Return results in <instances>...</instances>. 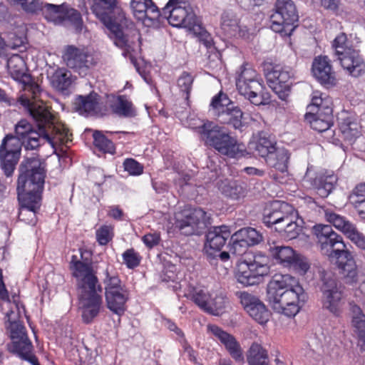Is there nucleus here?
I'll list each match as a JSON object with an SVG mask.
<instances>
[{
  "label": "nucleus",
  "mask_w": 365,
  "mask_h": 365,
  "mask_svg": "<svg viewBox=\"0 0 365 365\" xmlns=\"http://www.w3.org/2000/svg\"><path fill=\"white\" fill-rule=\"evenodd\" d=\"M305 120L313 130L322 133L331 128L334 123L333 110L323 113H306Z\"/></svg>",
  "instance_id": "obj_31"
},
{
  "label": "nucleus",
  "mask_w": 365,
  "mask_h": 365,
  "mask_svg": "<svg viewBox=\"0 0 365 365\" xmlns=\"http://www.w3.org/2000/svg\"><path fill=\"white\" fill-rule=\"evenodd\" d=\"M289 266H293L301 274H304L310 267L309 264L301 259L297 255Z\"/></svg>",
  "instance_id": "obj_63"
},
{
  "label": "nucleus",
  "mask_w": 365,
  "mask_h": 365,
  "mask_svg": "<svg viewBox=\"0 0 365 365\" xmlns=\"http://www.w3.org/2000/svg\"><path fill=\"white\" fill-rule=\"evenodd\" d=\"M93 145L103 154L114 155L116 153V148L114 143L101 130H95L93 133Z\"/></svg>",
  "instance_id": "obj_40"
},
{
  "label": "nucleus",
  "mask_w": 365,
  "mask_h": 365,
  "mask_svg": "<svg viewBox=\"0 0 365 365\" xmlns=\"http://www.w3.org/2000/svg\"><path fill=\"white\" fill-rule=\"evenodd\" d=\"M232 250L236 255L245 253L248 247L258 245L263 240L262 234L256 229L247 227L235 232L231 237Z\"/></svg>",
  "instance_id": "obj_21"
},
{
  "label": "nucleus",
  "mask_w": 365,
  "mask_h": 365,
  "mask_svg": "<svg viewBox=\"0 0 365 365\" xmlns=\"http://www.w3.org/2000/svg\"><path fill=\"white\" fill-rule=\"evenodd\" d=\"M269 258L262 252L253 255L252 259L244 260L237 265L235 277L244 286L259 284L263 277L269 273Z\"/></svg>",
  "instance_id": "obj_13"
},
{
  "label": "nucleus",
  "mask_w": 365,
  "mask_h": 365,
  "mask_svg": "<svg viewBox=\"0 0 365 365\" xmlns=\"http://www.w3.org/2000/svg\"><path fill=\"white\" fill-rule=\"evenodd\" d=\"M28 94L22 95L19 98V102L29 113L36 124L38 130L43 134H48L51 139L54 138L56 134H63L67 140L72 136L68 129L62 128V130L55 123V115L51 112V106L46 102L37 99L41 92L33 94L31 91H26Z\"/></svg>",
  "instance_id": "obj_7"
},
{
  "label": "nucleus",
  "mask_w": 365,
  "mask_h": 365,
  "mask_svg": "<svg viewBox=\"0 0 365 365\" xmlns=\"http://www.w3.org/2000/svg\"><path fill=\"white\" fill-rule=\"evenodd\" d=\"M357 247L365 250V236L354 225L346 235Z\"/></svg>",
  "instance_id": "obj_55"
},
{
  "label": "nucleus",
  "mask_w": 365,
  "mask_h": 365,
  "mask_svg": "<svg viewBox=\"0 0 365 365\" xmlns=\"http://www.w3.org/2000/svg\"><path fill=\"white\" fill-rule=\"evenodd\" d=\"M80 258L72 255L69 268L76 279L82 322L91 324L103 308V287L93 267V252L86 247L78 249Z\"/></svg>",
  "instance_id": "obj_1"
},
{
  "label": "nucleus",
  "mask_w": 365,
  "mask_h": 365,
  "mask_svg": "<svg viewBox=\"0 0 365 365\" xmlns=\"http://www.w3.org/2000/svg\"><path fill=\"white\" fill-rule=\"evenodd\" d=\"M63 58L68 67L76 71L87 70L98 63L94 52L87 48H80L72 45L65 48Z\"/></svg>",
  "instance_id": "obj_19"
},
{
  "label": "nucleus",
  "mask_w": 365,
  "mask_h": 365,
  "mask_svg": "<svg viewBox=\"0 0 365 365\" xmlns=\"http://www.w3.org/2000/svg\"><path fill=\"white\" fill-rule=\"evenodd\" d=\"M317 243L321 253L328 257L340 248L345 247L342 237L334 232L328 225L318 224L313 227Z\"/></svg>",
  "instance_id": "obj_18"
},
{
  "label": "nucleus",
  "mask_w": 365,
  "mask_h": 365,
  "mask_svg": "<svg viewBox=\"0 0 365 365\" xmlns=\"http://www.w3.org/2000/svg\"><path fill=\"white\" fill-rule=\"evenodd\" d=\"M15 315L13 311L6 313V329L11 340L28 336L26 329L23 322L19 319V315Z\"/></svg>",
  "instance_id": "obj_37"
},
{
  "label": "nucleus",
  "mask_w": 365,
  "mask_h": 365,
  "mask_svg": "<svg viewBox=\"0 0 365 365\" xmlns=\"http://www.w3.org/2000/svg\"><path fill=\"white\" fill-rule=\"evenodd\" d=\"M194 77L191 73L183 71L177 81V85L180 92L185 95V99L189 100L192 90Z\"/></svg>",
  "instance_id": "obj_49"
},
{
  "label": "nucleus",
  "mask_w": 365,
  "mask_h": 365,
  "mask_svg": "<svg viewBox=\"0 0 365 365\" xmlns=\"http://www.w3.org/2000/svg\"><path fill=\"white\" fill-rule=\"evenodd\" d=\"M160 16V12L158 8L155 6L153 1L151 0L150 4H148V9H146V16H145V24L147 21L153 24L155 21H158Z\"/></svg>",
  "instance_id": "obj_58"
},
{
  "label": "nucleus",
  "mask_w": 365,
  "mask_h": 365,
  "mask_svg": "<svg viewBox=\"0 0 365 365\" xmlns=\"http://www.w3.org/2000/svg\"><path fill=\"white\" fill-rule=\"evenodd\" d=\"M112 110L118 115L125 118H132L136 115L133 103L126 96H119L112 106Z\"/></svg>",
  "instance_id": "obj_43"
},
{
  "label": "nucleus",
  "mask_w": 365,
  "mask_h": 365,
  "mask_svg": "<svg viewBox=\"0 0 365 365\" xmlns=\"http://www.w3.org/2000/svg\"><path fill=\"white\" fill-rule=\"evenodd\" d=\"M239 297L242 305L254 320L260 324L269 321L270 313L257 297L246 292H240Z\"/></svg>",
  "instance_id": "obj_23"
},
{
  "label": "nucleus",
  "mask_w": 365,
  "mask_h": 365,
  "mask_svg": "<svg viewBox=\"0 0 365 365\" xmlns=\"http://www.w3.org/2000/svg\"><path fill=\"white\" fill-rule=\"evenodd\" d=\"M266 78L269 86L279 98L287 101L294 84L292 71L276 66L266 73Z\"/></svg>",
  "instance_id": "obj_16"
},
{
  "label": "nucleus",
  "mask_w": 365,
  "mask_h": 365,
  "mask_svg": "<svg viewBox=\"0 0 365 365\" xmlns=\"http://www.w3.org/2000/svg\"><path fill=\"white\" fill-rule=\"evenodd\" d=\"M312 72L315 78L323 86H335L336 78L329 58L326 56H319L314 58Z\"/></svg>",
  "instance_id": "obj_25"
},
{
  "label": "nucleus",
  "mask_w": 365,
  "mask_h": 365,
  "mask_svg": "<svg viewBox=\"0 0 365 365\" xmlns=\"http://www.w3.org/2000/svg\"><path fill=\"white\" fill-rule=\"evenodd\" d=\"M98 97L95 93L79 96L76 98L75 108L80 113L96 114L99 109Z\"/></svg>",
  "instance_id": "obj_35"
},
{
  "label": "nucleus",
  "mask_w": 365,
  "mask_h": 365,
  "mask_svg": "<svg viewBox=\"0 0 365 365\" xmlns=\"http://www.w3.org/2000/svg\"><path fill=\"white\" fill-rule=\"evenodd\" d=\"M323 210L325 220L337 230L342 232L345 235H346L354 226V225L345 217L335 212L331 209L327 208Z\"/></svg>",
  "instance_id": "obj_39"
},
{
  "label": "nucleus",
  "mask_w": 365,
  "mask_h": 365,
  "mask_svg": "<svg viewBox=\"0 0 365 365\" xmlns=\"http://www.w3.org/2000/svg\"><path fill=\"white\" fill-rule=\"evenodd\" d=\"M123 264L128 269H134L138 267L142 261V256L134 248L125 250L122 254Z\"/></svg>",
  "instance_id": "obj_48"
},
{
  "label": "nucleus",
  "mask_w": 365,
  "mask_h": 365,
  "mask_svg": "<svg viewBox=\"0 0 365 365\" xmlns=\"http://www.w3.org/2000/svg\"><path fill=\"white\" fill-rule=\"evenodd\" d=\"M224 113L217 118L218 121L222 124L232 126L235 129H240L242 125L243 113L238 106L234 104L230 105V107L225 110Z\"/></svg>",
  "instance_id": "obj_36"
},
{
  "label": "nucleus",
  "mask_w": 365,
  "mask_h": 365,
  "mask_svg": "<svg viewBox=\"0 0 365 365\" xmlns=\"http://www.w3.org/2000/svg\"><path fill=\"white\" fill-rule=\"evenodd\" d=\"M163 10L164 14L169 13L168 21L171 26L186 29L207 48L213 46L211 34L206 30L201 18L196 15L188 0H170Z\"/></svg>",
  "instance_id": "obj_6"
},
{
  "label": "nucleus",
  "mask_w": 365,
  "mask_h": 365,
  "mask_svg": "<svg viewBox=\"0 0 365 365\" xmlns=\"http://www.w3.org/2000/svg\"><path fill=\"white\" fill-rule=\"evenodd\" d=\"M210 224V217L201 208L190 210L181 218H176L175 222V227L187 236L202 234Z\"/></svg>",
  "instance_id": "obj_17"
},
{
  "label": "nucleus",
  "mask_w": 365,
  "mask_h": 365,
  "mask_svg": "<svg viewBox=\"0 0 365 365\" xmlns=\"http://www.w3.org/2000/svg\"><path fill=\"white\" fill-rule=\"evenodd\" d=\"M182 346L184 350V352L187 354L188 359L192 363L197 364V352L193 349V348L188 344L186 339H184L182 342Z\"/></svg>",
  "instance_id": "obj_64"
},
{
  "label": "nucleus",
  "mask_w": 365,
  "mask_h": 365,
  "mask_svg": "<svg viewBox=\"0 0 365 365\" xmlns=\"http://www.w3.org/2000/svg\"><path fill=\"white\" fill-rule=\"evenodd\" d=\"M220 29L228 38H249L250 32L246 26L240 24V19L230 10L224 11L220 17Z\"/></svg>",
  "instance_id": "obj_24"
},
{
  "label": "nucleus",
  "mask_w": 365,
  "mask_h": 365,
  "mask_svg": "<svg viewBox=\"0 0 365 365\" xmlns=\"http://www.w3.org/2000/svg\"><path fill=\"white\" fill-rule=\"evenodd\" d=\"M351 204L356 205L365 204V183H361L355 187L349 197Z\"/></svg>",
  "instance_id": "obj_54"
},
{
  "label": "nucleus",
  "mask_w": 365,
  "mask_h": 365,
  "mask_svg": "<svg viewBox=\"0 0 365 365\" xmlns=\"http://www.w3.org/2000/svg\"><path fill=\"white\" fill-rule=\"evenodd\" d=\"M151 0H132L130 3L131 8L135 17L145 23V16H146V9L148 4H150Z\"/></svg>",
  "instance_id": "obj_53"
},
{
  "label": "nucleus",
  "mask_w": 365,
  "mask_h": 365,
  "mask_svg": "<svg viewBox=\"0 0 365 365\" xmlns=\"http://www.w3.org/2000/svg\"><path fill=\"white\" fill-rule=\"evenodd\" d=\"M123 167L125 172L132 176H139L143 173V164L132 158H127L123 163Z\"/></svg>",
  "instance_id": "obj_52"
},
{
  "label": "nucleus",
  "mask_w": 365,
  "mask_h": 365,
  "mask_svg": "<svg viewBox=\"0 0 365 365\" xmlns=\"http://www.w3.org/2000/svg\"><path fill=\"white\" fill-rule=\"evenodd\" d=\"M198 133L205 143L229 158H240L246 153L245 145L239 143L223 128L214 123L207 121L197 128Z\"/></svg>",
  "instance_id": "obj_8"
},
{
  "label": "nucleus",
  "mask_w": 365,
  "mask_h": 365,
  "mask_svg": "<svg viewBox=\"0 0 365 365\" xmlns=\"http://www.w3.org/2000/svg\"><path fill=\"white\" fill-rule=\"evenodd\" d=\"M334 55L341 67L351 76L357 78L365 73V62L345 33L338 34L331 43Z\"/></svg>",
  "instance_id": "obj_11"
},
{
  "label": "nucleus",
  "mask_w": 365,
  "mask_h": 365,
  "mask_svg": "<svg viewBox=\"0 0 365 365\" xmlns=\"http://www.w3.org/2000/svg\"><path fill=\"white\" fill-rule=\"evenodd\" d=\"M290 158L289 151L284 148H277L273 155L267 158L266 163L268 165L281 173L287 171L288 163Z\"/></svg>",
  "instance_id": "obj_38"
},
{
  "label": "nucleus",
  "mask_w": 365,
  "mask_h": 365,
  "mask_svg": "<svg viewBox=\"0 0 365 365\" xmlns=\"http://www.w3.org/2000/svg\"><path fill=\"white\" fill-rule=\"evenodd\" d=\"M7 67L12 78L24 84L25 91H31L33 94L39 91L38 85L32 81L31 75L26 73L25 62L19 54L8 59Z\"/></svg>",
  "instance_id": "obj_20"
},
{
  "label": "nucleus",
  "mask_w": 365,
  "mask_h": 365,
  "mask_svg": "<svg viewBox=\"0 0 365 365\" xmlns=\"http://www.w3.org/2000/svg\"><path fill=\"white\" fill-rule=\"evenodd\" d=\"M349 310L351 317V322H356L358 324L359 322L357 321L365 319V314L362 309L354 302L349 303Z\"/></svg>",
  "instance_id": "obj_61"
},
{
  "label": "nucleus",
  "mask_w": 365,
  "mask_h": 365,
  "mask_svg": "<svg viewBox=\"0 0 365 365\" xmlns=\"http://www.w3.org/2000/svg\"><path fill=\"white\" fill-rule=\"evenodd\" d=\"M277 148L274 138L267 133L262 132L259 134V138L255 143V150L266 161L267 158L273 155V152L276 151Z\"/></svg>",
  "instance_id": "obj_33"
},
{
  "label": "nucleus",
  "mask_w": 365,
  "mask_h": 365,
  "mask_svg": "<svg viewBox=\"0 0 365 365\" xmlns=\"http://www.w3.org/2000/svg\"><path fill=\"white\" fill-rule=\"evenodd\" d=\"M210 294L202 289L194 288L191 294V300L202 310L205 312Z\"/></svg>",
  "instance_id": "obj_51"
},
{
  "label": "nucleus",
  "mask_w": 365,
  "mask_h": 365,
  "mask_svg": "<svg viewBox=\"0 0 365 365\" xmlns=\"http://www.w3.org/2000/svg\"><path fill=\"white\" fill-rule=\"evenodd\" d=\"M269 251L272 257L284 266H289L297 255L294 250L288 246L271 247Z\"/></svg>",
  "instance_id": "obj_42"
},
{
  "label": "nucleus",
  "mask_w": 365,
  "mask_h": 365,
  "mask_svg": "<svg viewBox=\"0 0 365 365\" xmlns=\"http://www.w3.org/2000/svg\"><path fill=\"white\" fill-rule=\"evenodd\" d=\"M43 16L55 25L70 23L77 31H81L82 29L83 20L80 12L71 8L66 3L60 5L45 3Z\"/></svg>",
  "instance_id": "obj_15"
},
{
  "label": "nucleus",
  "mask_w": 365,
  "mask_h": 365,
  "mask_svg": "<svg viewBox=\"0 0 365 365\" xmlns=\"http://www.w3.org/2000/svg\"><path fill=\"white\" fill-rule=\"evenodd\" d=\"M339 128L344 140L354 141L361 133V126L353 115L339 118Z\"/></svg>",
  "instance_id": "obj_30"
},
{
  "label": "nucleus",
  "mask_w": 365,
  "mask_h": 365,
  "mask_svg": "<svg viewBox=\"0 0 365 365\" xmlns=\"http://www.w3.org/2000/svg\"><path fill=\"white\" fill-rule=\"evenodd\" d=\"M307 113H323L333 110L331 99L325 93L319 91H314L311 95V102L307 106Z\"/></svg>",
  "instance_id": "obj_34"
},
{
  "label": "nucleus",
  "mask_w": 365,
  "mask_h": 365,
  "mask_svg": "<svg viewBox=\"0 0 365 365\" xmlns=\"http://www.w3.org/2000/svg\"><path fill=\"white\" fill-rule=\"evenodd\" d=\"M249 365H268L267 351L261 344L253 343L247 356Z\"/></svg>",
  "instance_id": "obj_41"
},
{
  "label": "nucleus",
  "mask_w": 365,
  "mask_h": 365,
  "mask_svg": "<svg viewBox=\"0 0 365 365\" xmlns=\"http://www.w3.org/2000/svg\"><path fill=\"white\" fill-rule=\"evenodd\" d=\"M230 236L231 232L229 227L226 225L213 227L206 235L205 247L209 249L207 252L211 255L215 252H220Z\"/></svg>",
  "instance_id": "obj_27"
},
{
  "label": "nucleus",
  "mask_w": 365,
  "mask_h": 365,
  "mask_svg": "<svg viewBox=\"0 0 365 365\" xmlns=\"http://www.w3.org/2000/svg\"><path fill=\"white\" fill-rule=\"evenodd\" d=\"M23 9L31 13H36L39 11L43 13L45 3L39 1V0H24L21 3Z\"/></svg>",
  "instance_id": "obj_60"
},
{
  "label": "nucleus",
  "mask_w": 365,
  "mask_h": 365,
  "mask_svg": "<svg viewBox=\"0 0 365 365\" xmlns=\"http://www.w3.org/2000/svg\"><path fill=\"white\" fill-rule=\"evenodd\" d=\"M292 207L284 201L272 202L264 210L263 222L268 227H275L289 212H292Z\"/></svg>",
  "instance_id": "obj_29"
},
{
  "label": "nucleus",
  "mask_w": 365,
  "mask_h": 365,
  "mask_svg": "<svg viewBox=\"0 0 365 365\" xmlns=\"http://www.w3.org/2000/svg\"><path fill=\"white\" fill-rule=\"evenodd\" d=\"M226 297L222 294H216L214 297L210 296L205 312L215 316H219L225 308Z\"/></svg>",
  "instance_id": "obj_47"
},
{
  "label": "nucleus",
  "mask_w": 365,
  "mask_h": 365,
  "mask_svg": "<svg viewBox=\"0 0 365 365\" xmlns=\"http://www.w3.org/2000/svg\"><path fill=\"white\" fill-rule=\"evenodd\" d=\"M267 297L275 312L294 317L306 302L307 294L296 277L276 274L267 284Z\"/></svg>",
  "instance_id": "obj_5"
},
{
  "label": "nucleus",
  "mask_w": 365,
  "mask_h": 365,
  "mask_svg": "<svg viewBox=\"0 0 365 365\" xmlns=\"http://www.w3.org/2000/svg\"><path fill=\"white\" fill-rule=\"evenodd\" d=\"M338 180L333 172H326L317 176L314 180V186L317 193L322 197H327L335 188Z\"/></svg>",
  "instance_id": "obj_32"
},
{
  "label": "nucleus",
  "mask_w": 365,
  "mask_h": 365,
  "mask_svg": "<svg viewBox=\"0 0 365 365\" xmlns=\"http://www.w3.org/2000/svg\"><path fill=\"white\" fill-rule=\"evenodd\" d=\"M319 274L322 309L335 317H339L344 304V296L341 287L338 284L331 272L322 269L319 270Z\"/></svg>",
  "instance_id": "obj_12"
},
{
  "label": "nucleus",
  "mask_w": 365,
  "mask_h": 365,
  "mask_svg": "<svg viewBox=\"0 0 365 365\" xmlns=\"http://www.w3.org/2000/svg\"><path fill=\"white\" fill-rule=\"evenodd\" d=\"M359 323L351 322L354 331L357 335L359 341L361 342V349L365 350V318L357 321Z\"/></svg>",
  "instance_id": "obj_59"
},
{
  "label": "nucleus",
  "mask_w": 365,
  "mask_h": 365,
  "mask_svg": "<svg viewBox=\"0 0 365 365\" xmlns=\"http://www.w3.org/2000/svg\"><path fill=\"white\" fill-rule=\"evenodd\" d=\"M142 241L147 247L151 249L159 244L160 237L157 233H149L142 237Z\"/></svg>",
  "instance_id": "obj_62"
},
{
  "label": "nucleus",
  "mask_w": 365,
  "mask_h": 365,
  "mask_svg": "<svg viewBox=\"0 0 365 365\" xmlns=\"http://www.w3.org/2000/svg\"><path fill=\"white\" fill-rule=\"evenodd\" d=\"M331 261H334L340 273L346 279V283L352 284L357 280V269L355 260L346 246L340 251L334 252L329 257Z\"/></svg>",
  "instance_id": "obj_22"
},
{
  "label": "nucleus",
  "mask_w": 365,
  "mask_h": 365,
  "mask_svg": "<svg viewBox=\"0 0 365 365\" xmlns=\"http://www.w3.org/2000/svg\"><path fill=\"white\" fill-rule=\"evenodd\" d=\"M294 220H299V218L297 212L295 210L294 207H292V212H289V213L286 215L280 222L275 227L276 231L281 233L292 222H294Z\"/></svg>",
  "instance_id": "obj_56"
},
{
  "label": "nucleus",
  "mask_w": 365,
  "mask_h": 365,
  "mask_svg": "<svg viewBox=\"0 0 365 365\" xmlns=\"http://www.w3.org/2000/svg\"><path fill=\"white\" fill-rule=\"evenodd\" d=\"M302 231V226L298 223V220H294L288 227L285 228L280 234L288 240H293L298 237Z\"/></svg>",
  "instance_id": "obj_57"
},
{
  "label": "nucleus",
  "mask_w": 365,
  "mask_h": 365,
  "mask_svg": "<svg viewBox=\"0 0 365 365\" xmlns=\"http://www.w3.org/2000/svg\"><path fill=\"white\" fill-rule=\"evenodd\" d=\"M114 237V227L113 225H101L96 231V241L100 245H106L112 241Z\"/></svg>",
  "instance_id": "obj_50"
},
{
  "label": "nucleus",
  "mask_w": 365,
  "mask_h": 365,
  "mask_svg": "<svg viewBox=\"0 0 365 365\" xmlns=\"http://www.w3.org/2000/svg\"><path fill=\"white\" fill-rule=\"evenodd\" d=\"M7 346L9 352L17 355L22 360L32 365H41L38 358L33 353L34 346L28 336L11 340Z\"/></svg>",
  "instance_id": "obj_28"
},
{
  "label": "nucleus",
  "mask_w": 365,
  "mask_h": 365,
  "mask_svg": "<svg viewBox=\"0 0 365 365\" xmlns=\"http://www.w3.org/2000/svg\"><path fill=\"white\" fill-rule=\"evenodd\" d=\"M103 283L107 308L118 317H122L127 310V302L130 292L123 283L118 274L109 265L103 272Z\"/></svg>",
  "instance_id": "obj_10"
},
{
  "label": "nucleus",
  "mask_w": 365,
  "mask_h": 365,
  "mask_svg": "<svg viewBox=\"0 0 365 365\" xmlns=\"http://www.w3.org/2000/svg\"><path fill=\"white\" fill-rule=\"evenodd\" d=\"M297 20L296 7L292 0L276 1L274 11L269 18L270 28L273 31L282 36H289Z\"/></svg>",
  "instance_id": "obj_14"
},
{
  "label": "nucleus",
  "mask_w": 365,
  "mask_h": 365,
  "mask_svg": "<svg viewBox=\"0 0 365 365\" xmlns=\"http://www.w3.org/2000/svg\"><path fill=\"white\" fill-rule=\"evenodd\" d=\"M19 172L16 189L21 206L18 218L34 226L46 175L45 161L38 156L26 158L21 163Z\"/></svg>",
  "instance_id": "obj_2"
},
{
  "label": "nucleus",
  "mask_w": 365,
  "mask_h": 365,
  "mask_svg": "<svg viewBox=\"0 0 365 365\" xmlns=\"http://www.w3.org/2000/svg\"><path fill=\"white\" fill-rule=\"evenodd\" d=\"M236 87L240 94L252 104H265L268 93L265 92L264 81L250 63L245 62L236 72Z\"/></svg>",
  "instance_id": "obj_9"
},
{
  "label": "nucleus",
  "mask_w": 365,
  "mask_h": 365,
  "mask_svg": "<svg viewBox=\"0 0 365 365\" xmlns=\"http://www.w3.org/2000/svg\"><path fill=\"white\" fill-rule=\"evenodd\" d=\"M16 135L7 134L0 145L1 168L6 177H11L21 157V148L34 150L47 143L54 147V141L48 134H43L26 120L22 119L15 126Z\"/></svg>",
  "instance_id": "obj_4"
},
{
  "label": "nucleus",
  "mask_w": 365,
  "mask_h": 365,
  "mask_svg": "<svg viewBox=\"0 0 365 365\" xmlns=\"http://www.w3.org/2000/svg\"><path fill=\"white\" fill-rule=\"evenodd\" d=\"M52 85L58 90H67L71 84V80L67 71L63 68H57L51 77Z\"/></svg>",
  "instance_id": "obj_46"
},
{
  "label": "nucleus",
  "mask_w": 365,
  "mask_h": 365,
  "mask_svg": "<svg viewBox=\"0 0 365 365\" xmlns=\"http://www.w3.org/2000/svg\"><path fill=\"white\" fill-rule=\"evenodd\" d=\"M231 104L233 103L229 99L227 96L222 92H220L212 98L210 108L214 115L217 118L219 115L224 113V111H225V110H227Z\"/></svg>",
  "instance_id": "obj_45"
},
{
  "label": "nucleus",
  "mask_w": 365,
  "mask_h": 365,
  "mask_svg": "<svg viewBox=\"0 0 365 365\" xmlns=\"http://www.w3.org/2000/svg\"><path fill=\"white\" fill-rule=\"evenodd\" d=\"M93 13L110 31V38L119 48L134 50L141 44L139 30L133 21L125 17L117 0H93Z\"/></svg>",
  "instance_id": "obj_3"
},
{
  "label": "nucleus",
  "mask_w": 365,
  "mask_h": 365,
  "mask_svg": "<svg viewBox=\"0 0 365 365\" xmlns=\"http://www.w3.org/2000/svg\"><path fill=\"white\" fill-rule=\"evenodd\" d=\"M220 189L225 196L232 200H239L245 195V189L237 181L225 180L220 185Z\"/></svg>",
  "instance_id": "obj_44"
},
{
  "label": "nucleus",
  "mask_w": 365,
  "mask_h": 365,
  "mask_svg": "<svg viewBox=\"0 0 365 365\" xmlns=\"http://www.w3.org/2000/svg\"><path fill=\"white\" fill-rule=\"evenodd\" d=\"M207 330L225 346L233 359L237 362L244 361L243 351L234 336L215 324H208Z\"/></svg>",
  "instance_id": "obj_26"
}]
</instances>
